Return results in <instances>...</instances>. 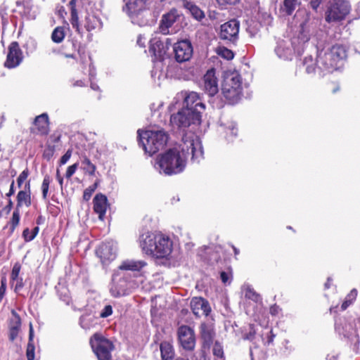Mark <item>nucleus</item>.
Wrapping results in <instances>:
<instances>
[{
    "instance_id": "obj_15",
    "label": "nucleus",
    "mask_w": 360,
    "mask_h": 360,
    "mask_svg": "<svg viewBox=\"0 0 360 360\" xmlns=\"http://www.w3.org/2000/svg\"><path fill=\"white\" fill-rule=\"evenodd\" d=\"M23 53L17 41H13L8 46V51L5 62V67L14 68L18 66L23 60Z\"/></svg>"
},
{
    "instance_id": "obj_10",
    "label": "nucleus",
    "mask_w": 360,
    "mask_h": 360,
    "mask_svg": "<svg viewBox=\"0 0 360 360\" xmlns=\"http://www.w3.org/2000/svg\"><path fill=\"white\" fill-rule=\"evenodd\" d=\"M177 339L181 347L188 352H192L195 347L196 338L194 330L190 326L182 325L177 329Z\"/></svg>"
},
{
    "instance_id": "obj_63",
    "label": "nucleus",
    "mask_w": 360,
    "mask_h": 360,
    "mask_svg": "<svg viewBox=\"0 0 360 360\" xmlns=\"http://www.w3.org/2000/svg\"><path fill=\"white\" fill-rule=\"evenodd\" d=\"M45 222V217L42 215H39L36 219V223L37 225H41L44 224Z\"/></svg>"
},
{
    "instance_id": "obj_51",
    "label": "nucleus",
    "mask_w": 360,
    "mask_h": 360,
    "mask_svg": "<svg viewBox=\"0 0 360 360\" xmlns=\"http://www.w3.org/2000/svg\"><path fill=\"white\" fill-rule=\"evenodd\" d=\"M6 280L5 278H3L1 280V285H0V303L3 300V298L6 294Z\"/></svg>"
},
{
    "instance_id": "obj_1",
    "label": "nucleus",
    "mask_w": 360,
    "mask_h": 360,
    "mask_svg": "<svg viewBox=\"0 0 360 360\" xmlns=\"http://www.w3.org/2000/svg\"><path fill=\"white\" fill-rule=\"evenodd\" d=\"M188 154L191 155L192 160H198L203 156V150L199 143L195 142L193 136L185 134L181 144L158 155L157 164L160 173L172 176L182 172L186 167Z\"/></svg>"
},
{
    "instance_id": "obj_25",
    "label": "nucleus",
    "mask_w": 360,
    "mask_h": 360,
    "mask_svg": "<svg viewBox=\"0 0 360 360\" xmlns=\"http://www.w3.org/2000/svg\"><path fill=\"white\" fill-rule=\"evenodd\" d=\"M11 314L13 319L11 320L9 326V340L13 342L18 335L21 326V319L15 310L13 309Z\"/></svg>"
},
{
    "instance_id": "obj_5",
    "label": "nucleus",
    "mask_w": 360,
    "mask_h": 360,
    "mask_svg": "<svg viewBox=\"0 0 360 360\" xmlns=\"http://www.w3.org/2000/svg\"><path fill=\"white\" fill-rule=\"evenodd\" d=\"M352 7L347 0H332L326 11L325 20L327 22H340L346 19Z\"/></svg>"
},
{
    "instance_id": "obj_26",
    "label": "nucleus",
    "mask_w": 360,
    "mask_h": 360,
    "mask_svg": "<svg viewBox=\"0 0 360 360\" xmlns=\"http://www.w3.org/2000/svg\"><path fill=\"white\" fill-rule=\"evenodd\" d=\"M101 19L94 13H87L84 20V26L88 32L99 30L102 27Z\"/></svg>"
},
{
    "instance_id": "obj_37",
    "label": "nucleus",
    "mask_w": 360,
    "mask_h": 360,
    "mask_svg": "<svg viewBox=\"0 0 360 360\" xmlns=\"http://www.w3.org/2000/svg\"><path fill=\"white\" fill-rule=\"evenodd\" d=\"M82 163L84 165L83 170L86 173H87L90 176H94L95 175V172H96V167L95 165H94L91 162V160H90V159L89 158L85 156L84 158V159L82 160Z\"/></svg>"
},
{
    "instance_id": "obj_43",
    "label": "nucleus",
    "mask_w": 360,
    "mask_h": 360,
    "mask_svg": "<svg viewBox=\"0 0 360 360\" xmlns=\"http://www.w3.org/2000/svg\"><path fill=\"white\" fill-rule=\"evenodd\" d=\"M217 53L219 56L226 60H231L234 57L233 52L226 47H219Z\"/></svg>"
},
{
    "instance_id": "obj_29",
    "label": "nucleus",
    "mask_w": 360,
    "mask_h": 360,
    "mask_svg": "<svg viewBox=\"0 0 360 360\" xmlns=\"http://www.w3.org/2000/svg\"><path fill=\"white\" fill-rule=\"evenodd\" d=\"M328 52L337 60L339 65H340L342 60L346 59L347 56L345 47L340 44L333 45Z\"/></svg>"
},
{
    "instance_id": "obj_45",
    "label": "nucleus",
    "mask_w": 360,
    "mask_h": 360,
    "mask_svg": "<svg viewBox=\"0 0 360 360\" xmlns=\"http://www.w3.org/2000/svg\"><path fill=\"white\" fill-rule=\"evenodd\" d=\"M20 269L21 265L19 263L17 262L13 265L11 273V282L12 284L15 283V279H18V278H19Z\"/></svg>"
},
{
    "instance_id": "obj_49",
    "label": "nucleus",
    "mask_w": 360,
    "mask_h": 360,
    "mask_svg": "<svg viewBox=\"0 0 360 360\" xmlns=\"http://www.w3.org/2000/svg\"><path fill=\"white\" fill-rule=\"evenodd\" d=\"M72 150V149H68L66 153L60 158L59 160V165H65L71 158Z\"/></svg>"
},
{
    "instance_id": "obj_47",
    "label": "nucleus",
    "mask_w": 360,
    "mask_h": 360,
    "mask_svg": "<svg viewBox=\"0 0 360 360\" xmlns=\"http://www.w3.org/2000/svg\"><path fill=\"white\" fill-rule=\"evenodd\" d=\"M79 167V162H76L67 168L65 176L66 179H70L72 175L75 173L76 170Z\"/></svg>"
},
{
    "instance_id": "obj_38",
    "label": "nucleus",
    "mask_w": 360,
    "mask_h": 360,
    "mask_svg": "<svg viewBox=\"0 0 360 360\" xmlns=\"http://www.w3.org/2000/svg\"><path fill=\"white\" fill-rule=\"evenodd\" d=\"M356 296L357 290L356 289L352 290L346 296L345 301L341 305L342 310H345L350 304H352L356 300Z\"/></svg>"
},
{
    "instance_id": "obj_31",
    "label": "nucleus",
    "mask_w": 360,
    "mask_h": 360,
    "mask_svg": "<svg viewBox=\"0 0 360 360\" xmlns=\"http://www.w3.org/2000/svg\"><path fill=\"white\" fill-rule=\"evenodd\" d=\"M146 262L143 261H134V260H127L124 261L122 264L119 266V269L121 270L125 271H140L144 266H146Z\"/></svg>"
},
{
    "instance_id": "obj_30",
    "label": "nucleus",
    "mask_w": 360,
    "mask_h": 360,
    "mask_svg": "<svg viewBox=\"0 0 360 360\" xmlns=\"http://www.w3.org/2000/svg\"><path fill=\"white\" fill-rule=\"evenodd\" d=\"M77 0H70L68 3V6L70 10L71 13V18H70V22L74 29L75 30L80 33V26L79 22V16L77 10L76 8V4Z\"/></svg>"
},
{
    "instance_id": "obj_58",
    "label": "nucleus",
    "mask_w": 360,
    "mask_h": 360,
    "mask_svg": "<svg viewBox=\"0 0 360 360\" xmlns=\"http://www.w3.org/2000/svg\"><path fill=\"white\" fill-rule=\"evenodd\" d=\"M220 278L223 283H226L229 281V273L226 271H221L220 273Z\"/></svg>"
},
{
    "instance_id": "obj_24",
    "label": "nucleus",
    "mask_w": 360,
    "mask_h": 360,
    "mask_svg": "<svg viewBox=\"0 0 360 360\" xmlns=\"http://www.w3.org/2000/svg\"><path fill=\"white\" fill-rule=\"evenodd\" d=\"M96 255L103 264H106L115 258L112 248L107 243H102L96 250Z\"/></svg>"
},
{
    "instance_id": "obj_55",
    "label": "nucleus",
    "mask_w": 360,
    "mask_h": 360,
    "mask_svg": "<svg viewBox=\"0 0 360 360\" xmlns=\"http://www.w3.org/2000/svg\"><path fill=\"white\" fill-rule=\"evenodd\" d=\"M55 148L54 146H48V148L44 150L43 156L49 160L54 154Z\"/></svg>"
},
{
    "instance_id": "obj_35",
    "label": "nucleus",
    "mask_w": 360,
    "mask_h": 360,
    "mask_svg": "<svg viewBox=\"0 0 360 360\" xmlns=\"http://www.w3.org/2000/svg\"><path fill=\"white\" fill-rule=\"evenodd\" d=\"M297 0H284L281 11L286 15H291L295 10Z\"/></svg>"
},
{
    "instance_id": "obj_62",
    "label": "nucleus",
    "mask_w": 360,
    "mask_h": 360,
    "mask_svg": "<svg viewBox=\"0 0 360 360\" xmlns=\"http://www.w3.org/2000/svg\"><path fill=\"white\" fill-rule=\"evenodd\" d=\"M274 337H275V335L274 334L273 330H271L267 336L266 342H267L268 345L273 343Z\"/></svg>"
},
{
    "instance_id": "obj_13",
    "label": "nucleus",
    "mask_w": 360,
    "mask_h": 360,
    "mask_svg": "<svg viewBox=\"0 0 360 360\" xmlns=\"http://www.w3.org/2000/svg\"><path fill=\"white\" fill-rule=\"evenodd\" d=\"M174 53L176 60L179 63L188 61L193 56V50L190 41L181 40L174 44Z\"/></svg>"
},
{
    "instance_id": "obj_28",
    "label": "nucleus",
    "mask_w": 360,
    "mask_h": 360,
    "mask_svg": "<svg viewBox=\"0 0 360 360\" xmlns=\"http://www.w3.org/2000/svg\"><path fill=\"white\" fill-rule=\"evenodd\" d=\"M160 350L162 360H173L174 359L175 350L169 342H162L160 345Z\"/></svg>"
},
{
    "instance_id": "obj_8",
    "label": "nucleus",
    "mask_w": 360,
    "mask_h": 360,
    "mask_svg": "<svg viewBox=\"0 0 360 360\" xmlns=\"http://www.w3.org/2000/svg\"><path fill=\"white\" fill-rule=\"evenodd\" d=\"M124 12L131 18L132 22H138L144 13L149 10L148 0H123Z\"/></svg>"
},
{
    "instance_id": "obj_36",
    "label": "nucleus",
    "mask_w": 360,
    "mask_h": 360,
    "mask_svg": "<svg viewBox=\"0 0 360 360\" xmlns=\"http://www.w3.org/2000/svg\"><path fill=\"white\" fill-rule=\"evenodd\" d=\"M20 209L15 207L12 217L9 221L11 233H12L15 229L18 227L20 219Z\"/></svg>"
},
{
    "instance_id": "obj_21",
    "label": "nucleus",
    "mask_w": 360,
    "mask_h": 360,
    "mask_svg": "<svg viewBox=\"0 0 360 360\" xmlns=\"http://www.w3.org/2000/svg\"><path fill=\"white\" fill-rule=\"evenodd\" d=\"M31 194V184L30 181L28 180L25 184L24 189L19 191L16 195L15 207L20 209L23 206L30 207L32 205Z\"/></svg>"
},
{
    "instance_id": "obj_22",
    "label": "nucleus",
    "mask_w": 360,
    "mask_h": 360,
    "mask_svg": "<svg viewBox=\"0 0 360 360\" xmlns=\"http://www.w3.org/2000/svg\"><path fill=\"white\" fill-rule=\"evenodd\" d=\"M93 204L94 212L98 214L100 220L103 221L108 205L107 197L103 193H97L93 199Z\"/></svg>"
},
{
    "instance_id": "obj_61",
    "label": "nucleus",
    "mask_w": 360,
    "mask_h": 360,
    "mask_svg": "<svg viewBox=\"0 0 360 360\" xmlns=\"http://www.w3.org/2000/svg\"><path fill=\"white\" fill-rule=\"evenodd\" d=\"M14 184V180H13L10 186V189L8 192L6 194L7 197H11L15 193Z\"/></svg>"
},
{
    "instance_id": "obj_54",
    "label": "nucleus",
    "mask_w": 360,
    "mask_h": 360,
    "mask_svg": "<svg viewBox=\"0 0 360 360\" xmlns=\"http://www.w3.org/2000/svg\"><path fill=\"white\" fill-rule=\"evenodd\" d=\"M15 282L14 291L18 292L24 287L22 278L19 277L18 279H15Z\"/></svg>"
},
{
    "instance_id": "obj_53",
    "label": "nucleus",
    "mask_w": 360,
    "mask_h": 360,
    "mask_svg": "<svg viewBox=\"0 0 360 360\" xmlns=\"http://www.w3.org/2000/svg\"><path fill=\"white\" fill-rule=\"evenodd\" d=\"M61 139V134L58 131H55L53 133L50 137V141L53 143V146H55V144L58 143L60 141Z\"/></svg>"
},
{
    "instance_id": "obj_11",
    "label": "nucleus",
    "mask_w": 360,
    "mask_h": 360,
    "mask_svg": "<svg viewBox=\"0 0 360 360\" xmlns=\"http://www.w3.org/2000/svg\"><path fill=\"white\" fill-rule=\"evenodd\" d=\"M64 56L66 58L77 59L75 52L77 53L82 63H84L86 54L85 49L82 44L76 39L71 38L67 40L66 44L63 46Z\"/></svg>"
},
{
    "instance_id": "obj_14",
    "label": "nucleus",
    "mask_w": 360,
    "mask_h": 360,
    "mask_svg": "<svg viewBox=\"0 0 360 360\" xmlns=\"http://www.w3.org/2000/svg\"><path fill=\"white\" fill-rule=\"evenodd\" d=\"M30 133L34 135L46 136L50 131V121L46 112L35 117L30 128Z\"/></svg>"
},
{
    "instance_id": "obj_56",
    "label": "nucleus",
    "mask_w": 360,
    "mask_h": 360,
    "mask_svg": "<svg viewBox=\"0 0 360 360\" xmlns=\"http://www.w3.org/2000/svg\"><path fill=\"white\" fill-rule=\"evenodd\" d=\"M13 207V203L11 199H9L8 204L4 207L3 211L5 212L6 214H8Z\"/></svg>"
},
{
    "instance_id": "obj_19",
    "label": "nucleus",
    "mask_w": 360,
    "mask_h": 360,
    "mask_svg": "<svg viewBox=\"0 0 360 360\" xmlns=\"http://www.w3.org/2000/svg\"><path fill=\"white\" fill-rule=\"evenodd\" d=\"M204 91L210 96H214L219 91L218 80L214 68L208 70L203 77Z\"/></svg>"
},
{
    "instance_id": "obj_39",
    "label": "nucleus",
    "mask_w": 360,
    "mask_h": 360,
    "mask_svg": "<svg viewBox=\"0 0 360 360\" xmlns=\"http://www.w3.org/2000/svg\"><path fill=\"white\" fill-rule=\"evenodd\" d=\"M213 355L219 360H225L223 346L219 341H215L212 349Z\"/></svg>"
},
{
    "instance_id": "obj_16",
    "label": "nucleus",
    "mask_w": 360,
    "mask_h": 360,
    "mask_svg": "<svg viewBox=\"0 0 360 360\" xmlns=\"http://www.w3.org/2000/svg\"><path fill=\"white\" fill-rule=\"evenodd\" d=\"M182 18V15L176 8H172L169 12L163 14L159 27L160 32L163 34H169V29L176 22H180Z\"/></svg>"
},
{
    "instance_id": "obj_6",
    "label": "nucleus",
    "mask_w": 360,
    "mask_h": 360,
    "mask_svg": "<svg viewBox=\"0 0 360 360\" xmlns=\"http://www.w3.org/2000/svg\"><path fill=\"white\" fill-rule=\"evenodd\" d=\"M222 94L230 104L236 103L242 96V82L239 75L226 80L222 85Z\"/></svg>"
},
{
    "instance_id": "obj_18",
    "label": "nucleus",
    "mask_w": 360,
    "mask_h": 360,
    "mask_svg": "<svg viewBox=\"0 0 360 360\" xmlns=\"http://www.w3.org/2000/svg\"><path fill=\"white\" fill-rule=\"evenodd\" d=\"M184 108L189 110V112H199V115H202V113L205 109V104L201 101L199 95L195 92H190L184 98Z\"/></svg>"
},
{
    "instance_id": "obj_7",
    "label": "nucleus",
    "mask_w": 360,
    "mask_h": 360,
    "mask_svg": "<svg viewBox=\"0 0 360 360\" xmlns=\"http://www.w3.org/2000/svg\"><path fill=\"white\" fill-rule=\"evenodd\" d=\"M201 118L202 115H199V112L192 113L189 110L182 108L177 113L171 115L170 122L178 128H186L192 124H200Z\"/></svg>"
},
{
    "instance_id": "obj_57",
    "label": "nucleus",
    "mask_w": 360,
    "mask_h": 360,
    "mask_svg": "<svg viewBox=\"0 0 360 360\" xmlns=\"http://www.w3.org/2000/svg\"><path fill=\"white\" fill-rule=\"evenodd\" d=\"M322 1L323 0H310L309 4L314 11H316Z\"/></svg>"
},
{
    "instance_id": "obj_40",
    "label": "nucleus",
    "mask_w": 360,
    "mask_h": 360,
    "mask_svg": "<svg viewBox=\"0 0 360 360\" xmlns=\"http://www.w3.org/2000/svg\"><path fill=\"white\" fill-rule=\"evenodd\" d=\"M39 231V228L38 226H36L31 231L30 236H27L29 233V229L26 228L23 230L22 236L25 242H30L34 239V238L38 234Z\"/></svg>"
},
{
    "instance_id": "obj_44",
    "label": "nucleus",
    "mask_w": 360,
    "mask_h": 360,
    "mask_svg": "<svg viewBox=\"0 0 360 360\" xmlns=\"http://www.w3.org/2000/svg\"><path fill=\"white\" fill-rule=\"evenodd\" d=\"M245 296L247 299L252 300L256 302L260 299V295L251 288H248L246 289Z\"/></svg>"
},
{
    "instance_id": "obj_23",
    "label": "nucleus",
    "mask_w": 360,
    "mask_h": 360,
    "mask_svg": "<svg viewBox=\"0 0 360 360\" xmlns=\"http://www.w3.org/2000/svg\"><path fill=\"white\" fill-rule=\"evenodd\" d=\"M149 53L153 58V61L162 60L166 53L164 43L157 39H153L150 41Z\"/></svg>"
},
{
    "instance_id": "obj_3",
    "label": "nucleus",
    "mask_w": 360,
    "mask_h": 360,
    "mask_svg": "<svg viewBox=\"0 0 360 360\" xmlns=\"http://www.w3.org/2000/svg\"><path fill=\"white\" fill-rule=\"evenodd\" d=\"M138 139L141 143L146 153L152 156L162 149L167 144L169 135L165 130H146L139 129Z\"/></svg>"
},
{
    "instance_id": "obj_59",
    "label": "nucleus",
    "mask_w": 360,
    "mask_h": 360,
    "mask_svg": "<svg viewBox=\"0 0 360 360\" xmlns=\"http://www.w3.org/2000/svg\"><path fill=\"white\" fill-rule=\"evenodd\" d=\"M57 13H58V16H60V18H64L65 16L67 15V12L65 11L64 6H61L58 8Z\"/></svg>"
},
{
    "instance_id": "obj_33",
    "label": "nucleus",
    "mask_w": 360,
    "mask_h": 360,
    "mask_svg": "<svg viewBox=\"0 0 360 360\" xmlns=\"http://www.w3.org/2000/svg\"><path fill=\"white\" fill-rule=\"evenodd\" d=\"M68 29H69L68 25L55 27L51 33V40L56 44L62 43L66 36V30Z\"/></svg>"
},
{
    "instance_id": "obj_32",
    "label": "nucleus",
    "mask_w": 360,
    "mask_h": 360,
    "mask_svg": "<svg viewBox=\"0 0 360 360\" xmlns=\"http://www.w3.org/2000/svg\"><path fill=\"white\" fill-rule=\"evenodd\" d=\"M35 346L34 344V329L32 324L30 325L29 339L26 349V357L27 360H34Z\"/></svg>"
},
{
    "instance_id": "obj_17",
    "label": "nucleus",
    "mask_w": 360,
    "mask_h": 360,
    "mask_svg": "<svg viewBox=\"0 0 360 360\" xmlns=\"http://www.w3.org/2000/svg\"><path fill=\"white\" fill-rule=\"evenodd\" d=\"M200 333L201 339L200 353L202 356H205L207 351L210 349L213 343L215 333L207 323H202L200 326Z\"/></svg>"
},
{
    "instance_id": "obj_42",
    "label": "nucleus",
    "mask_w": 360,
    "mask_h": 360,
    "mask_svg": "<svg viewBox=\"0 0 360 360\" xmlns=\"http://www.w3.org/2000/svg\"><path fill=\"white\" fill-rule=\"evenodd\" d=\"M98 181H96L93 185L89 186L84 191L82 198L84 201H89L91 199L92 194L98 188Z\"/></svg>"
},
{
    "instance_id": "obj_34",
    "label": "nucleus",
    "mask_w": 360,
    "mask_h": 360,
    "mask_svg": "<svg viewBox=\"0 0 360 360\" xmlns=\"http://www.w3.org/2000/svg\"><path fill=\"white\" fill-rule=\"evenodd\" d=\"M184 7L189 11L191 15L197 20H201L205 18L204 12L194 3L191 1H186L184 4Z\"/></svg>"
},
{
    "instance_id": "obj_46",
    "label": "nucleus",
    "mask_w": 360,
    "mask_h": 360,
    "mask_svg": "<svg viewBox=\"0 0 360 360\" xmlns=\"http://www.w3.org/2000/svg\"><path fill=\"white\" fill-rule=\"evenodd\" d=\"M29 176V169L26 168L24 169L17 178V184L18 188H21L23 182L27 179Z\"/></svg>"
},
{
    "instance_id": "obj_41",
    "label": "nucleus",
    "mask_w": 360,
    "mask_h": 360,
    "mask_svg": "<svg viewBox=\"0 0 360 360\" xmlns=\"http://www.w3.org/2000/svg\"><path fill=\"white\" fill-rule=\"evenodd\" d=\"M51 181V177L49 175L46 174L43 179L41 184V191H42V198L44 200H47L48 192L49 188V184Z\"/></svg>"
},
{
    "instance_id": "obj_2",
    "label": "nucleus",
    "mask_w": 360,
    "mask_h": 360,
    "mask_svg": "<svg viewBox=\"0 0 360 360\" xmlns=\"http://www.w3.org/2000/svg\"><path fill=\"white\" fill-rule=\"evenodd\" d=\"M142 250L157 258H167L172 251L173 243L162 233H149L141 242Z\"/></svg>"
},
{
    "instance_id": "obj_48",
    "label": "nucleus",
    "mask_w": 360,
    "mask_h": 360,
    "mask_svg": "<svg viewBox=\"0 0 360 360\" xmlns=\"http://www.w3.org/2000/svg\"><path fill=\"white\" fill-rule=\"evenodd\" d=\"M217 4L221 8H226L227 6H233L238 4L240 0H215Z\"/></svg>"
},
{
    "instance_id": "obj_60",
    "label": "nucleus",
    "mask_w": 360,
    "mask_h": 360,
    "mask_svg": "<svg viewBox=\"0 0 360 360\" xmlns=\"http://www.w3.org/2000/svg\"><path fill=\"white\" fill-rule=\"evenodd\" d=\"M56 179H57V180H58L60 187H63V176L60 174L59 169H56Z\"/></svg>"
},
{
    "instance_id": "obj_20",
    "label": "nucleus",
    "mask_w": 360,
    "mask_h": 360,
    "mask_svg": "<svg viewBox=\"0 0 360 360\" xmlns=\"http://www.w3.org/2000/svg\"><path fill=\"white\" fill-rule=\"evenodd\" d=\"M191 309L195 317L199 318L202 315L207 316L211 312L209 302L201 297H194L191 301Z\"/></svg>"
},
{
    "instance_id": "obj_9",
    "label": "nucleus",
    "mask_w": 360,
    "mask_h": 360,
    "mask_svg": "<svg viewBox=\"0 0 360 360\" xmlns=\"http://www.w3.org/2000/svg\"><path fill=\"white\" fill-rule=\"evenodd\" d=\"M240 22L236 19L230 20L220 26V39L236 44L238 39Z\"/></svg>"
},
{
    "instance_id": "obj_4",
    "label": "nucleus",
    "mask_w": 360,
    "mask_h": 360,
    "mask_svg": "<svg viewBox=\"0 0 360 360\" xmlns=\"http://www.w3.org/2000/svg\"><path fill=\"white\" fill-rule=\"evenodd\" d=\"M91 348L98 360H112L113 342L101 333H94L89 340Z\"/></svg>"
},
{
    "instance_id": "obj_50",
    "label": "nucleus",
    "mask_w": 360,
    "mask_h": 360,
    "mask_svg": "<svg viewBox=\"0 0 360 360\" xmlns=\"http://www.w3.org/2000/svg\"><path fill=\"white\" fill-rule=\"evenodd\" d=\"M112 314V307L111 305L108 304L105 306L103 309L100 314V316L101 318H107Z\"/></svg>"
},
{
    "instance_id": "obj_64",
    "label": "nucleus",
    "mask_w": 360,
    "mask_h": 360,
    "mask_svg": "<svg viewBox=\"0 0 360 360\" xmlns=\"http://www.w3.org/2000/svg\"><path fill=\"white\" fill-rule=\"evenodd\" d=\"M72 86L76 87V86H79V87H82V86H85V83L83 80L82 79H79V80H77L75 81L73 84H72Z\"/></svg>"
},
{
    "instance_id": "obj_52",
    "label": "nucleus",
    "mask_w": 360,
    "mask_h": 360,
    "mask_svg": "<svg viewBox=\"0 0 360 360\" xmlns=\"http://www.w3.org/2000/svg\"><path fill=\"white\" fill-rule=\"evenodd\" d=\"M281 311V308L276 304L271 305L269 308V313L271 314V316H278Z\"/></svg>"
},
{
    "instance_id": "obj_27",
    "label": "nucleus",
    "mask_w": 360,
    "mask_h": 360,
    "mask_svg": "<svg viewBox=\"0 0 360 360\" xmlns=\"http://www.w3.org/2000/svg\"><path fill=\"white\" fill-rule=\"evenodd\" d=\"M306 73L310 75H319L318 67L319 63L318 61V56L314 58L311 56L304 57L302 63Z\"/></svg>"
},
{
    "instance_id": "obj_12",
    "label": "nucleus",
    "mask_w": 360,
    "mask_h": 360,
    "mask_svg": "<svg viewBox=\"0 0 360 360\" xmlns=\"http://www.w3.org/2000/svg\"><path fill=\"white\" fill-rule=\"evenodd\" d=\"M319 66L318 67L319 76L323 77L326 74L333 72L338 70L340 65L333 58L328 51L318 56Z\"/></svg>"
}]
</instances>
